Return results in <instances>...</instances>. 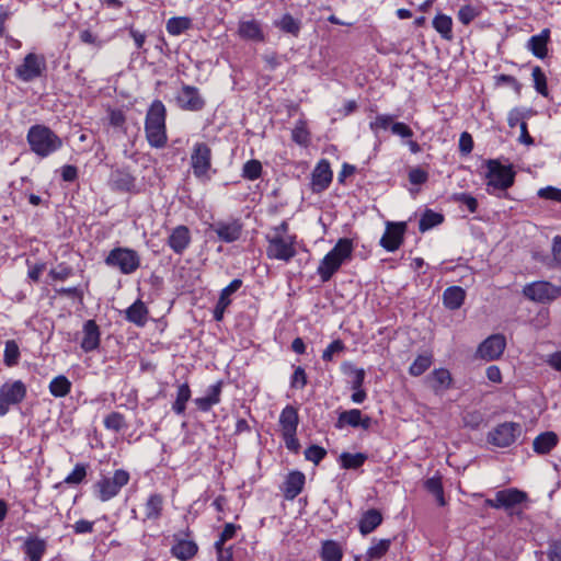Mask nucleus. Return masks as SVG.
<instances>
[{
  "mask_svg": "<svg viewBox=\"0 0 561 561\" xmlns=\"http://www.w3.org/2000/svg\"><path fill=\"white\" fill-rule=\"evenodd\" d=\"M266 257L271 261L289 263L298 254L299 240L295 232L290 231L287 220L270 228L265 234Z\"/></svg>",
  "mask_w": 561,
  "mask_h": 561,
  "instance_id": "1",
  "label": "nucleus"
},
{
  "mask_svg": "<svg viewBox=\"0 0 561 561\" xmlns=\"http://www.w3.org/2000/svg\"><path fill=\"white\" fill-rule=\"evenodd\" d=\"M355 248L353 239L341 238L337 240L317 267V274L322 283L329 282L343 264L353 259Z\"/></svg>",
  "mask_w": 561,
  "mask_h": 561,
  "instance_id": "2",
  "label": "nucleus"
},
{
  "mask_svg": "<svg viewBox=\"0 0 561 561\" xmlns=\"http://www.w3.org/2000/svg\"><path fill=\"white\" fill-rule=\"evenodd\" d=\"M26 141L30 150L41 159L53 156L64 146L62 139L44 124L32 125L27 130Z\"/></svg>",
  "mask_w": 561,
  "mask_h": 561,
  "instance_id": "3",
  "label": "nucleus"
},
{
  "mask_svg": "<svg viewBox=\"0 0 561 561\" xmlns=\"http://www.w3.org/2000/svg\"><path fill=\"white\" fill-rule=\"evenodd\" d=\"M167 108L160 100H156L146 115L145 130L149 145L153 148H163L168 142Z\"/></svg>",
  "mask_w": 561,
  "mask_h": 561,
  "instance_id": "4",
  "label": "nucleus"
},
{
  "mask_svg": "<svg viewBox=\"0 0 561 561\" xmlns=\"http://www.w3.org/2000/svg\"><path fill=\"white\" fill-rule=\"evenodd\" d=\"M485 186L489 194L505 192L515 183L516 172L512 164H502L497 159L485 161Z\"/></svg>",
  "mask_w": 561,
  "mask_h": 561,
  "instance_id": "5",
  "label": "nucleus"
},
{
  "mask_svg": "<svg viewBox=\"0 0 561 561\" xmlns=\"http://www.w3.org/2000/svg\"><path fill=\"white\" fill-rule=\"evenodd\" d=\"M278 425L286 448L293 453H298L300 448L297 438L299 425L298 410L293 405H286L279 414Z\"/></svg>",
  "mask_w": 561,
  "mask_h": 561,
  "instance_id": "6",
  "label": "nucleus"
},
{
  "mask_svg": "<svg viewBox=\"0 0 561 561\" xmlns=\"http://www.w3.org/2000/svg\"><path fill=\"white\" fill-rule=\"evenodd\" d=\"M47 70L46 58L42 54L28 53L14 70L15 77L22 82H32L45 76Z\"/></svg>",
  "mask_w": 561,
  "mask_h": 561,
  "instance_id": "7",
  "label": "nucleus"
},
{
  "mask_svg": "<svg viewBox=\"0 0 561 561\" xmlns=\"http://www.w3.org/2000/svg\"><path fill=\"white\" fill-rule=\"evenodd\" d=\"M27 394V387L22 380H8L0 386V416L9 413L11 407L19 405Z\"/></svg>",
  "mask_w": 561,
  "mask_h": 561,
  "instance_id": "8",
  "label": "nucleus"
},
{
  "mask_svg": "<svg viewBox=\"0 0 561 561\" xmlns=\"http://www.w3.org/2000/svg\"><path fill=\"white\" fill-rule=\"evenodd\" d=\"M128 481L129 473L123 469H118L115 470L113 477H102V479L94 484V490L99 500L106 502L116 496Z\"/></svg>",
  "mask_w": 561,
  "mask_h": 561,
  "instance_id": "9",
  "label": "nucleus"
},
{
  "mask_svg": "<svg viewBox=\"0 0 561 561\" xmlns=\"http://www.w3.org/2000/svg\"><path fill=\"white\" fill-rule=\"evenodd\" d=\"M190 163L195 178L201 181H208L211 169L210 147L206 142H196L192 149Z\"/></svg>",
  "mask_w": 561,
  "mask_h": 561,
  "instance_id": "10",
  "label": "nucleus"
},
{
  "mask_svg": "<svg viewBox=\"0 0 561 561\" xmlns=\"http://www.w3.org/2000/svg\"><path fill=\"white\" fill-rule=\"evenodd\" d=\"M523 294L531 301L548 304L561 297V286L546 280H538L524 286Z\"/></svg>",
  "mask_w": 561,
  "mask_h": 561,
  "instance_id": "11",
  "label": "nucleus"
},
{
  "mask_svg": "<svg viewBox=\"0 0 561 561\" xmlns=\"http://www.w3.org/2000/svg\"><path fill=\"white\" fill-rule=\"evenodd\" d=\"M522 434V426L515 422L499 424L488 434V442L499 448L513 445Z\"/></svg>",
  "mask_w": 561,
  "mask_h": 561,
  "instance_id": "12",
  "label": "nucleus"
},
{
  "mask_svg": "<svg viewBox=\"0 0 561 561\" xmlns=\"http://www.w3.org/2000/svg\"><path fill=\"white\" fill-rule=\"evenodd\" d=\"M105 264L118 268L123 274H129L139 266L137 252L126 248H115L110 251Z\"/></svg>",
  "mask_w": 561,
  "mask_h": 561,
  "instance_id": "13",
  "label": "nucleus"
},
{
  "mask_svg": "<svg viewBox=\"0 0 561 561\" xmlns=\"http://www.w3.org/2000/svg\"><path fill=\"white\" fill-rule=\"evenodd\" d=\"M528 495L526 492L516 488H510L497 491L494 499H486L485 505L495 510H513L516 506L527 502Z\"/></svg>",
  "mask_w": 561,
  "mask_h": 561,
  "instance_id": "14",
  "label": "nucleus"
},
{
  "mask_svg": "<svg viewBox=\"0 0 561 561\" xmlns=\"http://www.w3.org/2000/svg\"><path fill=\"white\" fill-rule=\"evenodd\" d=\"M405 231L407 222L388 221L385 233L380 239V245L388 252L397 251L403 243Z\"/></svg>",
  "mask_w": 561,
  "mask_h": 561,
  "instance_id": "15",
  "label": "nucleus"
},
{
  "mask_svg": "<svg viewBox=\"0 0 561 561\" xmlns=\"http://www.w3.org/2000/svg\"><path fill=\"white\" fill-rule=\"evenodd\" d=\"M191 530L186 528L184 537L174 535V543L171 547V554L180 561L192 560L198 553V545L190 538Z\"/></svg>",
  "mask_w": 561,
  "mask_h": 561,
  "instance_id": "16",
  "label": "nucleus"
},
{
  "mask_svg": "<svg viewBox=\"0 0 561 561\" xmlns=\"http://www.w3.org/2000/svg\"><path fill=\"white\" fill-rule=\"evenodd\" d=\"M506 347L505 336L493 334L486 337L478 347L477 356L486 362L495 360L501 357Z\"/></svg>",
  "mask_w": 561,
  "mask_h": 561,
  "instance_id": "17",
  "label": "nucleus"
},
{
  "mask_svg": "<svg viewBox=\"0 0 561 561\" xmlns=\"http://www.w3.org/2000/svg\"><path fill=\"white\" fill-rule=\"evenodd\" d=\"M179 106L185 111L198 112L205 106L199 90L196 87L184 84L176 96Z\"/></svg>",
  "mask_w": 561,
  "mask_h": 561,
  "instance_id": "18",
  "label": "nucleus"
},
{
  "mask_svg": "<svg viewBox=\"0 0 561 561\" xmlns=\"http://www.w3.org/2000/svg\"><path fill=\"white\" fill-rule=\"evenodd\" d=\"M345 426H351L354 428L362 427L363 430H368L371 426V417L364 415L358 409L343 411L339 414L335 427L342 430Z\"/></svg>",
  "mask_w": 561,
  "mask_h": 561,
  "instance_id": "19",
  "label": "nucleus"
},
{
  "mask_svg": "<svg viewBox=\"0 0 561 561\" xmlns=\"http://www.w3.org/2000/svg\"><path fill=\"white\" fill-rule=\"evenodd\" d=\"M332 179H333V173L331 170L330 162L327 159H321L317 163V165L312 172V179H311L312 191L320 193V192L327 190L330 186Z\"/></svg>",
  "mask_w": 561,
  "mask_h": 561,
  "instance_id": "20",
  "label": "nucleus"
},
{
  "mask_svg": "<svg viewBox=\"0 0 561 561\" xmlns=\"http://www.w3.org/2000/svg\"><path fill=\"white\" fill-rule=\"evenodd\" d=\"M191 241L192 236L188 227L180 225L171 230L167 244L174 253L182 254L190 247Z\"/></svg>",
  "mask_w": 561,
  "mask_h": 561,
  "instance_id": "21",
  "label": "nucleus"
},
{
  "mask_svg": "<svg viewBox=\"0 0 561 561\" xmlns=\"http://www.w3.org/2000/svg\"><path fill=\"white\" fill-rule=\"evenodd\" d=\"M217 237L227 243L237 241L242 233V224L238 219L218 221L213 226Z\"/></svg>",
  "mask_w": 561,
  "mask_h": 561,
  "instance_id": "22",
  "label": "nucleus"
},
{
  "mask_svg": "<svg viewBox=\"0 0 561 561\" xmlns=\"http://www.w3.org/2000/svg\"><path fill=\"white\" fill-rule=\"evenodd\" d=\"M24 558L27 561H42L47 550V541L36 535L26 537L22 545Z\"/></svg>",
  "mask_w": 561,
  "mask_h": 561,
  "instance_id": "23",
  "label": "nucleus"
},
{
  "mask_svg": "<svg viewBox=\"0 0 561 561\" xmlns=\"http://www.w3.org/2000/svg\"><path fill=\"white\" fill-rule=\"evenodd\" d=\"M306 477L301 471H290L283 483L282 491L286 500L293 501L304 490Z\"/></svg>",
  "mask_w": 561,
  "mask_h": 561,
  "instance_id": "24",
  "label": "nucleus"
},
{
  "mask_svg": "<svg viewBox=\"0 0 561 561\" xmlns=\"http://www.w3.org/2000/svg\"><path fill=\"white\" fill-rule=\"evenodd\" d=\"M242 286L241 279H233L228 286H226L219 295L218 301L216 304L214 310V319L216 321H221L224 319V314L226 309L231 304L230 296L234 294Z\"/></svg>",
  "mask_w": 561,
  "mask_h": 561,
  "instance_id": "25",
  "label": "nucleus"
},
{
  "mask_svg": "<svg viewBox=\"0 0 561 561\" xmlns=\"http://www.w3.org/2000/svg\"><path fill=\"white\" fill-rule=\"evenodd\" d=\"M238 35L245 39L252 42H264L265 34L262 28V25L259 21L252 20H241L238 24Z\"/></svg>",
  "mask_w": 561,
  "mask_h": 561,
  "instance_id": "26",
  "label": "nucleus"
},
{
  "mask_svg": "<svg viewBox=\"0 0 561 561\" xmlns=\"http://www.w3.org/2000/svg\"><path fill=\"white\" fill-rule=\"evenodd\" d=\"M550 42V30L543 28L539 34L533 35L527 44L526 47L531 54L539 58L543 59L548 55V44Z\"/></svg>",
  "mask_w": 561,
  "mask_h": 561,
  "instance_id": "27",
  "label": "nucleus"
},
{
  "mask_svg": "<svg viewBox=\"0 0 561 561\" xmlns=\"http://www.w3.org/2000/svg\"><path fill=\"white\" fill-rule=\"evenodd\" d=\"M382 520L383 517L379 510L369 508L362 514L358 520V530L363 536H367L376 530Z\"/></svg>",
  "mask_w": 561,
  "mask_h": 561,
  "instance_id": "28",
  "label": "nucleus"
},
{
  "mask_svg": "<svg viewBox=\"0 0 561 561\" xmlns=\"http://www.w3.org/2000/svg\"><path fill=\"white\" fill-rule=\"evenodd\" d=\"M100 345V329L94 320H88L83 324V337L81 341V348L85 353L96 350Z\"/></svg>",
  "mask_w": 561,
  "mask_h": 561,
  "instance_id": "29",
  "label": "nucleus"
},
{
  "mask_svg": "<svg viewBox=\"0 0 561 561\" xmlns=\"http://www.w3.org/2000/svg\"><path fill=\"white\" fill-rule=\"evenodd\" d=\"M430 387L435 393L443 392L451 387L453 377L448 369H434L427 377Z\"/></svg>",
  "mask_w": 561,
  "mask_h": 561,
  "instance_id": "30",
  "label": "nucleus"
},
{
  "mask_svg": "<svg viewBox=\"0 0 561 561\" xmlns=\"http://www.w3.org/2000/svg\"><path fill=\"white\" fill-rule=\"evenodd\" d=\"M221 388V381H218L215 385L208 387L205 397L196 398L194 400V403L196 404L197 409L203 412H208L214 405L218 404L220 402Z\"/></svg>",
  "mask_w": 561,
  "mask_h": 561,
  "instance_id": "31",
  "label": "nucleus"
},
{
  "mask_svg": "<svg viewBox=\"0 0 561 561\" xmlns=\"http://www.w3.org/2000/svg\"><path fill=\"white\" fill-rule=\"evenodd\" d=\"M559 443L554 432L548 431L539 434L533 442V449L538 455L549 454Z\"/></svg>",
  "mask_w": 561,
  "mask_h": 561,
  "instance_id": "32",
  "label": "nucleus"
},
{
  "mask_svg": "<svg viewBox=\"0 0 561 561\" xmlns=\"http://www.w3.org/2000/svg\"><path fill=\"white\" fill-rule=\"evenodd\" d=\"M164 510V497L161 494H151L145 503V516L148 520H158Z\"/></svg>",
  "mask_w": 561,
  "mask_h": 561,
  "instance_id": "33",
  "label": "nucleus"
},
{
  "mask_svg": "<svg viewBox=\"0 0 561 561\" xmlns=\"http://www.w3.org/2000/svg\"><path fill=\"white\" fill-rule=\"evenodd\" d=\"M466 298V291L459 286H450L443 294L444 306L450 310L459 309Z\"/></svg>",
  "mask_w": 561,
  "mask_h": 561,
  "instance_id": "34",
  "label": "nucleus"
},
{
  "mask_svg": "<svg viewBox=\"0 0 561 561\" xmlns=\"http://www.w3.org/2000/svg\"><path fill=\"white\" fill-rule=\"evenodd\" d=\"M192 397V391L187 382L178 386L175 400L172 403V411L178 415H183L186 410V403Z\"/></svg>",
  "mask_w": 561,
  "mask_h": 561,
  "instance_id": "35",
  "label": "nucleus"
},
{
  "mask_svg": "<svg viewBox=\"0 0 561 561\" xmlns=\"http://www.w3.org/2000/svg\"><path fill=\"white\" fill-rule=\"evenodd\" d=\"M72 383L65 375L54 377L49 385V393L54 398H65L71 392Z\"/></svg>",
  "mask_w": 561,
  "mask_h": 561,
  "instance_id": "36",
  "label": "nucleus"
},
{
  "mask_svg": "<svg viewBox=\"0 0 561 561\" xmlns=\"http://www.w3.org/2000/svg\"><path fill=\"white\" fill-rule=\"evenodd\" d=\"M344 556L342 546L335 540H324L321 543L320 557L322 561H342Z\"/></svg>",
  "mask_w": 561,
  "mask_h": 561,
  "instance_id": "37",
  "label": "nucleus"
},
{
  "mask_svg": "<svg viewBox=\"0 0 561 561\" xmlns=\"http://www.w3.org/2000/svg\"><path fill=\"white\" fill-rule=\"evenodd\" d=\"M368 459V456L364 453H342L339 457V463L342 469L356 470L360 468Z\"/></svg>",
  "mask_w": 561,
  "mask_h": 561,
  "instance_id": "38",
  "label": "nucleus"
},
{
  "mask_svg": "<svg viewBox=\"0 0 561 561\" xmlns=\"http://www.w3.org/2000/svg\"><path fill=\"white\" fill-rule=\"evenodd\" d=\"M433 27L446 41H451L453 35V19L449 15L438 13L433 19Z\"/></svg>",
  "mask_w": 561,
  "mask_h": 561,
  "instance_id": "39",
  "label": "nucleus"
},
{
  "mask_svg": "<svg viewBox=\"0 0 561 561\" xmlns=\"http://www.w3.org/2000/svg\"><path fill=\"white\" fill-rule=\"evenodd\" d=\"M425 489L435 496L436 502L439 506H445L447 501L444 494V486L442 477L439 474H435L428 478L424 483Z\"/></svg>",
  "mask_w": 561,
  "mask_h": 561,
  "instance_id": "40",
  "label": "nucleus"
},
{
  "mask_svg": "<svg viewBox=\"0 0 561 561\" xmlns=\"http://www.w3.org/2000/svg\"><path fill=\"white\" fill-rule=\"evenodd\" d=\"M390 546H391L390 539H379V540L375 539L366 552L367 561L380 560L382 557H385L388 553Z\"/></svg>",
  "mask_w": 561,
  "mask_h": 561,
  "instance_id": "41",
  "label": "nucleus"
},
{
  "mask_svg": "<svg viewBox=\"0 0 561 561\" xmlns=\"http://www.w3.org/2000/svg\"><path fill=\"white\" fill-rule=\"evenodd\" d=\"M534 115L535 112L531 108L514 107L507 114V125L510 128L522 126Z\"/></svg>",
  "mask_w": 561,
  "mask_h": 561,
  "instance_id": "42",
  "label": "nucleus"
},
{
  "mask_svg": "<svg viewBox=\"0 0 561 561\" xmlns=\"http://www.w3.org/2000/svg\"><path fill=\"white\" fill-rule=\"evenodd\" d=\"M21 352L15 340H8L4 344L3 364L7 367H14L19 364Z\"/></svg>",
  "mask_w": 561,
  "mask_h": 561,
  "instance_id": "43",
  "label": "nucleus"
},
{
  "mask_svg": "<svg viewBox=\"0 0 561 561\" xmlns=\"http://www.w3.org/2000/svg\"><path fill=\"white\" fill-rule=\"evenodd\" d=\"M165 27L170 35L178 36L192 27V20L187 16L171 18Z\"/></svg>",
  "mask_w": 561,
  "mask_h": 561,
  "instance_id": "44",
  "label": "nucleus"
},
{
  "mask_svg": "<svg viewBox=\"0 0 561 561\" xmlns=\"http://www.w3.org/2000/svg\"><path fill=\"white\" fill-rule=\"evenodd\" d=\"M444 221V216L432 209H426L419 221V229L421 232H425Z\"/></svg>",
  "mask_w": 561,
  "mask_h": 561,
  "instance_id": "45",
  "label": "nucleus"
},
{
  "mask_svg": "<svg viewBox=\"0 0 561 561\" xmlns=\"http://www.w3.org/2000/svg\"><path fill=\"white\" fill-rule=\"evenodd\" d=\"M291 139L299 146L307 147L310 144V131L306 121H298L291 130Z\"/></svg>",
  "mask_w": 561,
  "mask_h": 561,
  "instance_id": "46",
  "label": "nucleus"
},
{
  "mask_svg": "<svg viewBox=\"0 0 561 561\" xmlns=\"http://www.w3.org/2000/svg\"><path fill=\"white\" fill-rule=\"evenodd\" d=\"M433 357L431 354L419 355L409 368V374L414 377L423 375L432 365Z\"/></svg>",
  "mask_w": 561,
  "mask_h": 561,
  "instance_id": "47",
  "label": "nucleus"
},
{
  "mask_svg": "<svg viewBox=\"0 0 561 561\" xmlns=\"http://www.w3.org/2000/svg\"><path fill=\"white\" fill-rule=\"evenodd\" d=\"M14 14V10H12L9 4H0V37L4 38V41L12 39V36L9 34L7 30V21L10 20Z\"/></svg>",
  "mask_w": 561,
  "mask_h": 561,
  "instance_id": "48",
  "label": "nucleus"
},
{
  "mask_svg": "<svg viewBox=\"0 0 561 561\" xmlns=\"http://www.w3.org/2000/svg\"><path fill=\"white\" fill-rule=\"evenodd\" d=\"M531 77H533L534 87H535L536 91L539 94L547 96L548 95L547 77L539 66H536L533 68Z\"/></svg>",
  "mask_w": 561,
  "mask_h": 561,
  "instance_id": "49",
  "label": "nucleus"
},
{
  "mask_svg": "<svg viewBox=\"0 0 561 561\" xmlns=\"http://www.w3.org/2000/svg\"><path fill=\"white\" fill-rule=\"evenodd\" d=\"M262 174V164L259 160H249L242 168V176L250 181L257 180Z\"/></svg>",
  "mask_w": 561,
  "mask_h": 561,
  "instance_id": "50",
  "label": "nucleus"
},
{
  "mask_svg": "<svg viewBox=\"0 0 561 561\" xmlns=\"http://www.w3.org/2000/svg\"><path fill=\"white\" fill-rule=\"evenodd\" d=\"M88 465L77 463L72 471L65 478L66 484H80L87 477Z\"/></svg>",
  "mask_w": 561,
  "mask_h": 561,
  "instance_id": "51",
  "label": "nucleus"
},
{
  "mask_svg": "<svg viewBox=\"0 0 561 561\" xmlns=\"http://www.w3.org/2000/svg\"><path fill=\"white\" fill-rule=\"evenodd\" d=\"M104 426L107 430L119 432L125 427V419L124 415L119 412H111L108 415L105 416Z\"/></svg>",
  "mask_w": 561,
  "mask_h": 561,
  "instance_id": "52",
  "label": "nucleus"
},
{
  "mask_svg": "<svg viewBox=\"0 0 561 561\" xmlns=\"http://www.w3.org/2000/svg\"><path fill=\"white\" fill-rule=\"evenodd\" d=\"M48 275L53 280L64 282L73 275V268L67 263L61 262L55 268H51Z\"/></svg>",
  "mask_w": 561,
  "mask_h": 561,
  "instance_id": "53",
  "label": "nucleus"
},
{
  "mask_svg": "<svg viewBox=\"0 0 561 561\" xmlns=\"http://www.w3.org/2000/svg\"><path fill=\"white\" fill-rule=\"evenodd\" d=\"M480 10L471 4L462 5L458 11V20L463 25H469L477 16H479Z\"/></svg>",
  "mask_w": 561,
  "mask_h": 561,
  "instance_id": "54",
  "label": "nucleus"
},
{
  "mask_svg": "<svg viewBox=\"0 0 561 561\" xmlns=\"http://www.w3.org/2000/svg\"><path fill=\"white\" fill-rule=\"evenodd\" d=\"M308 383V376L301 366H297L290 377V387L293 389H304Z\"/></svg>",
  "mask_w": 561,
  "mask_h": 561,
  "instance_id": "55",
  "label": "nucleus"
},
{
  "mask_svg": "<svg viewBox=\"0 0 561 561\" xmlns=\"http://www.w3.org/2000/svg\"><path fill=\"white\" fill-rule=\"evenodd\" d=\"M345 351V344L342 340L337 339L331 342L322 353L324 362L333 360L334 355L341 354Z\"/></svg>",
  "mask_w": 561,
  "mask_h": 561,
  "instance_id": "56",
  "label": "nucleus"
},
{
  "mask_svg": "<svg viewBox=\"0 0 561 561\" xmlns=\"http://www.w3.org/2000/svg\"><path fill=\"white\" fill-rule=\"evenodd\" d=\"M325 456L327 450L319 445H311L305 450L306 459L313 462L316 466L319 465Z\"/></svg>",
  "mask_w": 561,
  "mask_h": 561,
  "instance_id": "57",
  "label": "nucleus"
},
{
  "mask_svg": "<svg viewBox=\"0 0 561 561\" xmlns=\"http://www.w3.org/2000/svg\"><path fill=\"white\" fill-rule=\"evenodd\" d=\"M282 31L297 35L299 33V23L290 15L285 14L276 24Z\"/></svg>",
  "mask_w": 561,
  "mask_h": 561,
  "instance_id": "58",
  "label": "nucleus"
},
{
  "mask_svg": "<svg viewBox=\"0 0 561 561\" xmlns=\"http://www.w3.org/2000/svg\"><path fill=\"white\" fill-rule=\"evenodd\" d=\"M342 369L343 371H352L354 377H353V380H352V389H358L360 387H363L364 385V380H365V370L363 368H355L353 367L350 363H344L342 365Z\"/></svg>",
  "mask_w": 561,
  "mask_h": 561,
  "instance_id": "59",
  "label": "nucleus"
},
{
  "mask_svg": "<svg viewBox=\"0 0 561 561\" xmlns=\"http://www.w3.org/2000/svg\"><path fill=\"white\" fill-rule=\"evenodd\" d=\"M56 294L60 297H68L77 299L80 304L83 302L84 291L81 287H60L55 289Z\"/></svg>",
  "mask_w": 561,
  "mask_h": 561,
  "instance_id": "60",
  "label": "nucleus"
},
{
  "mask_svg": "<svg viewBox=\"0 0 561 561\" xmlns=\"http://www.w3.org/2000/svg\"><path fill=\"white\" fill-rule=\"evenodd\" d=\"M393 124V118L390 115L381 114L377 115L376 118L370 122L369 128L374 133H378L379 130H386Z\"/></svg>",
  "mask_w": 561,
  "mask_h": 561,
  "instance_id": "61",
  "label": "nucleus"
},
{
  "mask_svg": "<svg viewBox=\"0 0 561 561\" xmlns=\"http://www.w3.org/2000/svg\"><path fill=\"white\" fill-rule=\"evenodd\" d=\"M125 319L129 322L140 325V297L136 298L135 301L124 311Z\"/></svg>",
  "mask_w": 561,
  "mask_h": 561,
  "instance_id": "62",
  "label": "nucleus"
},
{
  "mask_svg": "<svg viewBox=\"0 0 561 561\" xmlns=\"http://www.w3.org/2000/svg\"><path fill=\"white\" fill-rule=\"evenodd\" d=\"M240 528V526H237L232 523H228L224 526L222 531L219 535L218 540L215 542L217 546H225V543L232 539L236 536L237 529Z\"/></svg>",
  "mask_w": 561,
  "mask_h": 561,
  "instance_id": "63",
  "label": "nucleus"
},
{
  "mask_svg": "<svg viewBox=\"0 0 561 561\" xmlns=\"http://www.w3.org/2000/svg\"><path fill=\"white\" fill-rule=\"evenodd\" d=\"M538 196L540 198L561 203V188H557L553 186L542 187L538 191Z\"/></svg>",
  "mask_w": 561,
  "mask_h": 561,
  "instance_id": "64",
  "label": "nucleus"
}]
</instances>
